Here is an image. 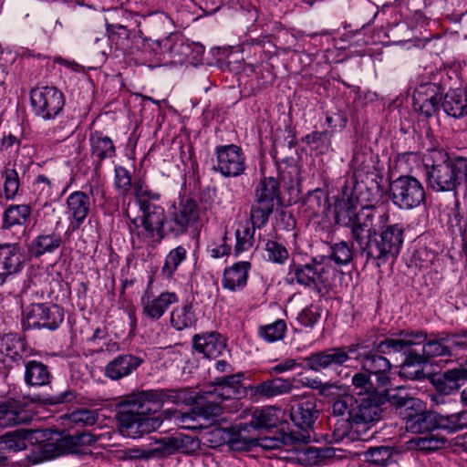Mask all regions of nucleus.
I'll list each match as a JSON object with an SVG mask.
<instances>
[{
    "label": "nucleus",
    "instance_id": "nucleus-1",
    "mask_svg": "<svg viewBox=\"0 0 467 467\" xmlns=\"http://www.w3.org/2000/svg\"><path fill=\"white\" fill-rule=\"evenodd\" d=\"M389 220V213L382 206L366 205L358 210L346 202L336 212L337 223L350 229L353 245L377 267L397 257L403 244V226H386Z\"/></svg>",
    "mask_w": 467,
    "mask_h": 467
},
{
    "label": "nucleus",
    "instance_id": "nucleus-2",
    "mask_svg": "<svg viewBox=\"0 0 467 467\" xmlns=\"http://www.w3.org/2000/svg\"><path fill=\"white\" fill-rule=\"evenodd\" d=\"M451 333H441L429 338L423 330H401L395 337H386L377 347L384 354H402L404 359L400 374L409 379L423 378V365L431 358L452 355Z\"/></svg>",
    "mask_w": 467,
    "mask_h": 467
},
{
    "label": "nucleus",
    "instance_id": "nucleus-3",
    "mask_svg": "<svg viewBox=\"0 0 467 467\" xmlns=\"http://www.w3.org/2000/svg\"><path fill=\"white\" fill-rule=\"evenodd\" d=\"M463 157L451 159L447 152L442 150H433L427 158L426 162L428 181L431 187L437 192H454L457 200L458 192L456 188L460 185V172L458 166L463 164Z\"/></svg>",
    "mask_w": 467,
    "mask_h": 467
},
{
    "label": "nucleus",
    "instance_id": "nucleus-4",
    "mask_svg": "<svg viewBox=\"0 0 467 467\" xmlns=\"http://www.w3.org/2000/svg\"><path fill=\"white\" fill-rule=\"evenodd\" d=\"M200 218V208L198 203L192 199H187L181 202L178 206H173L169 211L168 216L165 215L163 210V220L161 225L153 232L152 236H145V239H140L139 243H161L166 234L173 236H180L187 233V231L194 227Z\"/></svg>",
    "mask_w": 467,
    "mask_h": 467
},
{
    "label": "nucleus",
    "instance_id": "nucleus-5",
    "mask_svg": "<svg viewBox=\"0 0 467 467\" xmlns=\"http://www.w3.org/2000/svg\"><path fill=\"white\" fill-rule=\"evenodd\" d=\"M144 191L141 199L136 200L142 215L131 218L129 213L126 214L130 220L129 230L133 243L136 239L138 241L145 239L149 234L152 236L153 232H157L163 220V207L153 202L160 199V194L151 192L149 188Z\"/></svg>",
    "mask_w": 467,
    "mask_h": 467
},
{
    "label": "nucleus",
    "instance_id": "nucleus-6",
    "mask_svg": "<svg viewBox=\"0 0 467 467\" xmlns=\"http://www.w3.org/2000/svg\"><path fill=\"white\" fill-rule=\"evenodd\" d=\"M97 436L89 431H82L57 439H48L36 448L31 461L33 463H38L66 454H78L80 452L79 447L89 446L97 442Z\"/></svg>",
    "mask_w": 467,
    "mask_h": 467
},
{
    "label": "nucleus",
    "instance_id": "nucleus-7",
    "mask_svg": "<svg viewBox=\"0 0 467 467\" xmlns=\"http://www.w3.org/2000/svg\"><path fill=\"white\" fill-rule=\"evenodd\" d=\"M334 275L335 270L328 264V259L323 258L320 261L313 259L305 265L293 263L289 265L287 275L291 278L290 282L296 280L300 285L321 293L330 287Z\"/></svg>",
    "mask_w": 467,
    "mask_h": 467
},
{
    "label": "nucleus",
    "instance_id": "nucleus-8",
    "mask_svg": "<svg viewBox=\"0 0 467 467\" xmlns=\"http://www.w3.org/2000/svg\"><path fill=\"white\" fill-rule=\"evenodd\" d=\"M279 201V182L274 177L262 179L254 189V202L250 211L251 223L258 229L264 227Z\"/></svg>",
    "mask_w": 467,
    "mask_h": 467
},
{
    "label": "nucleus",
    "instance_id": "nucleus-9",
    "mask_svg": "<svg viewBox=\"0 0 467 467\" xmlns=\"http://www.w3.org/2000/svg\"><path fill=\"white\" fill-rule=\"evenodd\" d=\"M153 389L143 390L127 396L118 405L117 418L125 431H132L143 414L158 410Z\"/></svg>",
    "mask_w": 467,
    "mask_h": 467
},
{
    "label": "nucleus",
    "instance_id": "nucleus-10",
    "mask_svg": "<svg viewBox=\"0 0 467 467\" xmlns=\"http://www.w3.org/2000/svg\"><path fill=\"white\" fill-rule=\"evenodd\" d=\"M389 197L398 209L410 211L425 203L426 193L422 183L410 175H401L389 184Z\"/></svg>",
    "mask_w": 467,
    "mask_h": 467
},
{
    "label": "nucleus",
    "instance_id": "nucleus-11",
    "mask_svg": "<svg viewBox=\"0 0 467 467\" xmlns=\"http://www.w3.org/2000/svg\"><path fill=\"white\" fill-rule=\"evenodd\" d=\"M358 343L362 344L364 348L356 352L354 358L360 363L361 368L365 369L369 375L376 377L377 387L387 388L391 385L390 361L384 357V353L379 352L377 347L380 342H374L372 347L367 344V341L361 337L358 338ZM390 356L391 354H388Z\"/></svg>",
    "mask_w": 467,
    "mask_h": 467
},
{
    "label": "nucleus",
    "instance_id": "nucleus-12",
    "mask_svg": "<svg viewBox=\"0 0 467 467\" xmlns=\"http://www.w3.org/2000/svg\"><path fill=\"white\" fill-rule=\"evenodd\" d=\"M364 348L362 344L358 343V338L354 343L348 346L333 347L314 352L304 358L308 369L315 372L324 370H337L351 359V356H356V352Z\"/></svg>",
    "mask_w": 467,
    "mask_h": 467
},
{
    "label": "nucleus",
    "instance_id": "nucleus-13",
    "mask_svg": "<svg viewBox=\"0 0 467 467\" xmlns=\"http://www.w3.org/2000/svg\"><path fill=\"white\" fill-rule=\"evenodd\" d=\"M30 103L36 117L51 120L63 111L65 96L53 86L36 87L30 91Z\"/></svg>",
    "mask_w": 467,
    "mask_h": 467
},
{
    "label": "nucleus",
    "instance_id": "nucleus-14",
    "mask_svg": "<svg viewBox=\"0 0 467 467\" xmlns=\"http://www.w3.org/2000/svg\"><path fill=\"white\" fill-rule=\"evenodd\" d=\"M63 320V310L57 305L32 304L23 311L25 329L47 328L55 330Z\"/></svg>",
    "mask_w": 467,
    "mask_h": 467
},
{
    "label": "nucleus",
    "instance_id": "nucleus-15",
    "mask_svg": "<svg viewBox=\"0 0 467 467\" xmlns=\"http://www.w3.org/2000/svg\"><path fill=\"white\" fill-rule=\"evenodd\" d=\"M89 195H99L104 198L105 192L103 188L97 183L89 185L88 193L82 191H75L67 198V213L70 219L72 230H78L87 219L91 206Z\"/></svg>",
    "mask_w": 467,
    "mask_h": 467
},
{
    "label": "nucleus",
    "instance_id": "nucleus-16",
    "mask_svg": "<svg viewBox=\"0 0 467 467\" xmlns=\"http://www.w3.org/2000/svg\"><path fill=\"white\" fill-rule=\"evenodd\" d=\"M379 393L354 398V406L349 411V422L358 428L360 425H369L379 421L382 417L384 408L381 405Z\"/></svg>",
    "mask_w": 467,
    "mask_h": 467
},
{
    "label": "nucleus",
    "instance_id": "nucleus-17",
    "mask_svg": "<svg viewBox=\"0 0 467 467\" xmlns=\"http://www.w3.org/2000/svg\"><path fill=\"white\" fill-rule=\"evenodd\" d=\"M222 407L214 399H206L203 402H198L197 406L187 412L166 410L163 411L166 419L173 420L175 424L185 429H194V422L197 418L209 419L219 416L222 413Z\"/></svg>",
    "mask_w": 467,
    "mask_h": 467
},
{
    "label": "nucleus",
    "instance_id": "nucleus-18",
    "mask_svg": "<svg viewBox=\"0 0 467 467\" xmlns=\"http://www.w3.org/2000/svg\"><path fill=\"white\" fill-rule=\"evenodd\" d=\"M216 164L213 170L224 177H237L245 170V157L235 144L220 145L215 148Z\"/></svg>",
    "mask_w": 467,
    "mask_h": 467
},
{
    "label": "nucleus",
    "instance_id": "nucleus-19",
    "mask_svg": "<svg viewBox=\"0 0 467 467\" xmlns=\"http://www.w3.org/2000/svg\"><path fill=\"white\" fill-rule=\"evenodd\" d=\"M24 266L25 257L18 244H0V287L19 275Z\"/></svg>",
    "mask_w": 467,
    "mask_h": 467
},
{
    "label": "nucleus",
    "instance_id": "nucleus-20",
    "mask_svg": "<svg viewBox=\"0 0 467 467\" xmlns=\"http://www.w3.org/2000/svg\"><path fill=\"white\" fill-rule=\"evenodd\" d=\"M443 88L441 85L427 82L421 83L413 92V108L426 117L437 112L441 100Z\"/></svg>",
    "mask_w": 467,
    "mask_h": 467
},
{
    "label": "nucleus",
    "instance_id": "nucleus-21",
    "mask_svg": "<svg viewBox=\"0 0 467 467\" xmlns=\"http://www.w3.org/2000/svg\"><path fill=\"white\" fill-rule=\"evenodd\" d=\"M156 45L160 55L170 63H183L192 51V45L179 34H171L161 40H157Z\"/></svg>",
    "mask_w": 467,
    "mask_h": 467
},
{
    "label": "nucleus",
    "instance_id": "nucleus-22",
    "mask_svg": "<svg viewBox=\"0 0 467 467\" xmlns=\"http://www.w3.org/2000/svg\"><path fill=\"white\" fill-rule=\"evenodd\" d=\"M242 379L240 373L215 378L213 389L204 393L206 399H214L221 405L223 400L240 398L244 393Z\"/></svg>",
    "mask_w": 467,
    "mask_h": 467
},
{
    "label": "nucleus",
    "instance_id": "nucleus-23",
    "mask_svg": "<svg viewBox=\"0 0 467 467\" xmlns=\"http://www.w3.org/2000/svg\"><path fill=\"white\" fill-rule=\"evenodd\" d=\"M385 389L384 391L379 392V398H380L382 407L389 403L402 417L405 413L410 411V410H418L421 407V400L411 397L404 387L394 389H389L387 387Z\"/></svg>",
    "mask_w": 467,
    "mask_h": 467
},
{
    "label": "nucleus",
    "instance_id": "nucleus-24",
    "mask_svg": "<svg viewBox=\"0 0 467 467\" xmlns=\"http://www.w3.org/2000/svg\"><path fill=\"white\" fill-rule=\"evenodd\" d=\"M319 416L317 400L314 397H306L290 407V419L301 430L306 431L313 427Z\"/></svg>",
    "mask_w": 467,
    "mask_h": 467
},
{
    "label": "nucleus",
    "instance_id": "nucleus-25",
    "mask_svg": "<svg viewBox=\"0 0 467 467\" xmlns=\"http://www.w3.org/2000/svg\"><path fill=\"white\" fill-rule=\"evenodd\" d=\"M32 419V411L21 401L12 400L0 404V427L26 424Z\"/></svg>",
    "mask_w": 467,
    "mask_h": 467
},
{
    "label": "nucleus",
    "instance_id": "nucleus-26",
    "mask_svg": "<svg viewBox=\"0 0 467 467\" xmlns=\"http://www.w3.org/2000/svg\"><path fill=\"white\" fill-rule=\"evenodd\" d=\"M153 392L158 410L165 402L192 405L205 401V396L198 397L195 392L190 389H153Z\"/></svg>",
    "mask_w": 467,
    "mask_h": 467
},
{
    "label": "nucleus",
    "instance_id": "nucleus-27",
    "mask_svg": "<svg viewBox=\"0 0 467 467\" xmlns=\"http://www.w3.org/2000/svg\"><path fill=\"white\" fill-rule=\"evenodd\" d=\"M142 362V358L132 354L119 355L105 366L104 375L112 380H119L130 375Z\"/></svg>",
    "mask_w": 467,
    "mask_h": 467
},
{
    "label": "nucleus",
    "instance_id": "nucleus-28",
    "mask_svg": "<svg viewBox=\"0 0 467 467\" xmlns=\"http://www.w3.org/2000/svg\"><path fill=\"white\" fill-rule=\"evenodd\" d=\"M52 379L51 368L47 364L36 359H24V381L27 387H47Z\"/></svg>",
    "mask_w": 467,
    "mask_h": 467
},
{
    "label": "nucleus",
    "instance_id": "nucleus-29",
    "mask_svg": "<svg viewBox=\"0 0 467 467\" xmlns=\"http://www.w3.org/2000/svg\"><path fill=\"white\" fill-rule=\"evenodd\" d=\"M88 142L91 157L96 161L94 170L98 172L101 167L102 161L112 159L116 156V147L109 136L97 130L89 134Z\"/></svg>",
    "mask_w": 467,
    "mask_h": 467
},
{
    "label": "nucleus",
    "instance_id": "nucleus-30",
    "mask_svg": "<svg viewBox=\"0 0 467 467\" xmlns=\"http://www.w3.org/2000/svg\"><path fill=\"white\" fill-rule=\"evenodd\" d=\"M407 420V428L412 432H425L438 429V412L423 410V403L418 410H410L404 414Z\"/></svg>",
    "mask_w": 467,
    "mask_h": 467
},
{
    "label": "nucleus",
    "instance_id": "nucleus-31",
    "mask_svg": "<svg viewBox=\"0 0 467 467\" xmlns=\"http://www.w3.org/2000/svg\"><path fill=\"white\" fill-rule=\"evenodd\" d=\"M179 301L176 293L165 291L154 297L142 299V314L150 320H159L167 309Z\"/></svg>",
    "mask_w": 467,
    "mask_h": 467
},
{
    "label": "nucleus",
    "instance_id": "nucleus-32",
    "mask_svg": "<svg viewBox=\"0 0 467 467\" xmlns=\"http://www.w3.org/2000/svg\"><path fill=\"white\" fill-rule=\"evenodd\" d=\"M63 243L62 236L56 230L42 231L28 244L29 254L38 258L46 254H52L57 250Z\"/></svg>",
    "mask_w": 467,
    "mask_h": 467
},
{
    "label": "nucleus",
    "instance_id": "nucleus-33",
    "mask_svg": "<svg viewBox=\"0 0 467 467\" xmlns=\"http://www.w3.org/2000/svg\"><path fill=\"white\" fill-rule=\"evenodd\" d=\"M194 349L208 358H218L225 349V342L217 332L195 335L192 339Z\"/></svg>",
    "mask_w": 467,
    "mask_h": 467
},
{
    "label": "nucleus",
    "instance_id": "nucleus-34",
    "mask_svg": "<svg viewBox=\"0 0 467 467\" xmlns=\"http://www.w3.org/2000/svg\"><path fill=\"white\" fill-rule=\"evenodd\" d=\"M293 384L290 379L275 378L265 380L251 388V395L255 399H272L290 393Z\"/></svg>",
    "mask_w": 467,
    "mask_h": 467
},
{
    "label": "nucleus",
    "instance_id": "nucleus-35",
    "mask_svg": "<svg viewBox=\"0 0 467 467\" xmlns=\"http://www.w3.org/2000/svg\"><path fill=\"white\" fill-rule=\"evenodd\" d=\"M250 267L249 262L242 261L225 268L222 280L223 287L230 291L243 289L246 285Z\"/></svg>",
    "mask_w": 467,
    "mask_h": 467
},
{
    "label": "nucleus",
    "instance_id": "nucleus-36",
    "mask_svg": "<svg viewBox=\"0 0 467 467\" xmlns=\"http://www.w3.org/2000/svg\"><path fill=\"white\" fill-rule=\"evenodd\" d=\"M309 440L310 436L308 434L296 435L295 433L278 431L274 435L256 438V446H260L265 450H275L282 446L295 445L297 442L306 443Z\"/></svg>",
    "mask_w": 467,
    "mask_h": 467
},
{
    "label": "nucleus",
    "instance_id": "nucleus-37",
    "mask_svg": "<svg viewBox=\"0 0 467 467\" xmlns=\"http://www.w3.org/2000/svg\"><path fill=\"white\" fill-rule=\"evenodd\" d=\"M464 380H467V368L458 366L439 375L434 384L441 393L449 395L457 390Z\"/></svg>",
    "mask_w": 467,
    "mask_h": 467
},
{
    "label": "nucleus",
    "instance_id": "nucleus-38",
    "mask_svg": "<svg viewBox=\"0 0 467 467\" xmlns=\"http://www.w3.org/2000/svg\"><path fill=\"white\" fill-rule=\"evenodd\" d=\"M335 455L336 451L332 447L304 446L297 450L296 461L301 465L314 466L323 464L326 460Z\"/></svg>",
    "mask_w": 467,
    "mask_h": 467
},
{
    "label": "nucleus",
    "instance_id": "nucleus-39",
    "mask_svg": "<svg viewBox=\"0 0 467 467\" xmlns=\"http://www.w3.org/2000/svg\"><path fill=\"white\" fill-rule=\"evenodd\" d=\"M441 107L451 117L459 119L467 116V92L460 88L449 90L444 96Z\"/></svg>",
    "mask_w": 467,
    "mask_h": 467
},
{
    "label": "nucleus",
    "instance_id": "nucleus-40",
    "mask_svg": "<svg viewBox=\"0 0 467 467\" xmlns=\"http://www.w3.org/2000/svg\"><path fill=\"white\" fill-rule=\"evenodd\" d=\"M36 431L19 428L0 435L1 449L9 451H21L26 448V441L31 440Z\"/></svg>",
    "mask_w": 467,
    "mask_h": 467
},
{
    "label": "nucleus",
    "instance_id": "nucleus-41",
    "mask_svg": "<svg viewBox=\"0 0 467 467\" xmlns=\"http://www.w3.org/2000/svg\"><path fill=\"white\" fill-rule=\"evenodd\" d=\"M196 443V441L189 436L182 437H166L155 441V446L149 449L151 458L154 457H166L175 451H182L185 443Z\"/></svg>",
    "mask_w": 467,
    "mask_h": 467
},
{
    "label": "nucleus",
    "instance_id": "nucleus-42",
    "mask_svg": "<svg viewBox=\"0 0 467 467\" xmlns=\"http://www.w3.org/2000/svg\"><path fill=\"white\" fill-rule=\"evenodd\" d=\"M328 205V200L326 192L317 188L308 192L304 198L302 210L309 218L318 217L323 213Z\"/></svg>",
    "mask_w": 467,
    "mask_h": 467
},
{
    "label": "nucleus",
    "instance_id": "nucleus-43",
    "mask_svg": "<svg viewBox=\"0 0 467 467\" xmlns=\"http://www.w3.org/2000/svg\"><path fill=\"white\" fill-rule=\"evenodd\" d=\"M32 209L27 204H12L3 214V228L9 229L15 225H23L30 217Z\"/></svg>",
    "mask_w": 467,
    "mask_h": 467
},
{
    "label": "nucleus",
    "instance_id": "nucleus-44",
    "mask_svg": "<svg viewBox=\"0 0 467 467\" xmlns=\"http://www.w3.org/2000/svg\"><path fill=\"white\" fill-rule=\"evenodd\" d=\"M280 409L270 406L255 410L252 414L251 425L256 429H270L280 421Z\"/></svg>",
    "mask_w": 467,
    "mask_h": 467
},
{
    "label": "nucleus",
    "instance_id": "nucleus-45",
    "mask_svg": "<svg viewBox=\"0 0 467 467\" xmlns=\"http://www.w3.org/2000/svg\"><path fill=\"white\" fill-rule=\"evenodd\" d=\"M1 351L14 362L24 360L26 343L16 335L6 334L1 339Z\"/></svg>",
    "mask_w": 467,
    "mask_h": 467
},
{
    "label": "nucleus",
    "instance_id": "nucleus-46",
    "mask_svg": "<svg viewBox=\"0 0 467 467\" xmlns=\"http://www.w3.org/2000/svg\"><path fill=\"white\" fill-rule=\"evenodd\" d=\"M197 321L192 304L186 303L177 306L171 313V324L177 330L192 327Z\"/></svg>",
    "mask_w": 467,
    "mask_h": 467
},
{
    "label": "nucleus",
    "instance_id": "nucleus-47",
    "mask_svg": "<svg viewBox=\"0 0 467 467\" xmlns=\"http://www.w3.org/2000/svg\"><path fill=\"white\" fill-rule=\"evenodd\" d=\"M3 181V192L6 200H14L19 192L21 182L17 171L5 166L0 172Z\"/></svg>",
    "mask_w": 467,
    "mask_h": 467
},
{
    "label": "nucleus",
    "instance_id": "nucleus-48",
    "mask_svg": "<svg viewBox=\"0 0 467 467\" xmlns=\"http://www.w3.org/2000/svg\"><path fill=\"white\" fill-rule=\"evenodd\" d=\"M186 257L187 251L182 245L171 250L166 255L164 265L161 267V275L166 279H171Z\"/></svg>",
    "mask_w": 467,
    "mask_h": 467
},
{
    "label": "nucleus",
    "instance_id": "nucleus-49",
    "mask_svg": "<svg viewBox=\"0 0 467 467\" xmlns=\"http://www.w3.org/2000/svg\"><path fill=\"white\" fill-rule=\"evenodd\" d=\"M286 329L285 321L277 319L273 323L259 326L257 334L264 341L274 343L284 338Z\"/></svg>",
    "mask_w": 467,
    "mask_h": 467
},
{
    "label": "nucleus",
    "instance_id": "nucleus-50",
    "mask_svg": "<svg viewBox=\"0 0 467 467\" xmlns=\"http://www.w3.org/2000/svg\"><path fill=\"white\" fill-rule=\"evenodd\" d=\"M351 386L353 388V391H355L358 397L370 395L372 393H379L376 390L378 387L375 386L371 380V376L362 368L354 373L351 377Z\"/></svg>",
    "mask_w": 467,
    "mask_h": 467
},
{
    "label": "nucleus",
    "instance_id": "nucleus-51",
    "mask_svg": "<svg viewBox=\"0 0 467 467\" xmlns=\"http://www.w3.org/2000/svg\"><path fill=\"white\" fill-rule=\"evenodd\" d=\"M410 443L416 450L428 453L442 448L446 443V439L430 432L424 436L410 440Z\"/></svg>",
    "mask_w": 467,
    "mask_h": 467
},
{
    "label": "nucleus",
    "instance_id": "nucleus-52",
    "mask_svg": "<svg viewBox=\"0 0 467 467\" xmlns=\"http://www.w3.org/2000/svg\"><path fill=\"white\" fill-rule=\"evenodd\" d=\"M227 445L233 451H248L256 446V438L250 437L246 429L233 430L229 434Z\"/></svg>",
    "mask_w": 467,
    "mask_h": 467
},
{
    "label": "nucleus",
    "instance_id": "nucleus-53",
    "mask_svg": "<svg viewBox=\"0 0 467 467\" xmlns=\"http://www.w3.org/2000/svg\"><path fill=\"white\" fill-rule=\"evenodd\" d=\"M467 427V411H460L449 415L438 413V429L454 432Z\"/></svg>",
    "mask_w": 467,
    "mask_h": 467
},
{
    "label": "nucleus",
    "instance_id": "nucleus-54",
    "mask_svg": "<svg viewBox=\"0 0 467 467\" xmlns=\"http://www.w3.org/2000/svg\"><path fill=\"white\" fill-rule=\"evenodd\" d=\"M66 418L72 427H88L96 424L99 413L95 410L80 409L66 415Z\"/></svg>",
    "mask_w": 467,
    "mask_h": 467
},
{
    "label": "nucleus",
    "instance_id": "nucleus-55",
    "mask_svg": "<svg viewBox=\"0 0 467 467\" xmlns=\"http://www.w3.org/2000/svg\"><path fill=\"white\" fill-rule=\"evenodd\" d=\"M258 228L252 223V226H244L243 229L235 231L236 244L234 247V254L238 256L243 252L251 249L254 243V232Z\"/></svg>",
    "mask_w": 467,
    "mask_h": 467
},
{
    "label": "nucleus",
    "instance_id": "nucleus-56",
    "mask_svg": "<svg viewBox=\"0 0 467 467\" xmlns=\"http://www.w3.org/2000/svg\"><path fill=\"white\" fill-rule=\"evenodd\" d=\"M396 452L395 448L391 446L370 447L365 451L366 460L375 465H387Z\"/></svg>",
    "mask_w": 467,
    "mask_h": 467
},
{
    "label": "nucleus",
    "instance_id": "nucleus-57",
    "mask_svg": "<svg viewBox=\"0 0 467 467\" xmlns=\"http://www.w3.org/2000/svg\"><path fill=\"white\" fill-rule=\"evenodd\" d=\"M303 141L313 150L325 153L331 146V136L327 131H314L305 136Z\"/></svg>",
    "mask_w": 467,
    "mask_h": 467
},
{
    "label": "nucleus",
    "instance_id": "nucleus-58",
    "mask_svg": "<svg viewBox=\"0 0 467 467\" xmlns=\"http://www.w3.org/2000/svg\"><path fill=\"white\" fill-rule=\"evenodd\" d=\"M329 259L333 260L338 265H346L353 259V251L350 245L345 242H339L331 247Z\"/></svg>",
    "mask_w": 467,
    "mask_h": 467
},
{
    "label": "nucleus",
    "instance_id": "nucleus-59",
    "mask_svg": "<svg viewBox=\"0 0 467 467\" xmlns=\"http://www.w3.org/2000/svg\"><path fill=\"white\" fill-rule=\"evenodd\" d=\"M114 185L122 196H127L132 187V179L130 172L122 166L115 167Z\"/></svg>",
    "mask_w": 467,
    "mask_h": 467
},
{
    "label": "nucleus",
    "instance_id": "nucleus-60",
    "mask_svg": "<svg viewBox=\"0 0 467 467\" xmlns=\"http://www.w3.org/2000/svg\"><path fill=\"white\" fill-rule=\"evenodd\" d=\"M265 252L267 260L275 264H284L288 256V251L282 244L268 240L265 244Z\"/></svg>",
    "mask_w": 467,
    "mask_h": 467
},
{
    "label": "nucleus",
    "instance_id": "nucleus-61",
    "mask_svg": "<svg viewBox=\"0 0 467 467\" xmlns=\"http://www.w3.org/2000/svg\"><path fill=\"white\" fill-rule=\"evenodd\" d=\"M321 317V308L317 305L305 307L297 316V321L306 327H313Z\"/></svg>",
    "mask_w": 467,
    "mask_h": 467
},
{
    "label": "nucleus",
    "instance_id": "nucleus-62",
    "mask_svg": "<svg viewBox=\"0 0 467 467\" xmlns=\"http://www.w3.org/2000/svg\"><path fill=\"white\" fill-rule=\"evenodd\" d=\"M148 414H143L140 417L139 422L134 426V430L132 431H128L130 434H137V433H145L150 432L161 426L162 420L160 417H147Z\"/></svg>",
    "mask_w": 467,
    "mask_h": 467
},
{
    "label": "nucleus",
    "instance_id": "nucleus-63",
    "mask_svg": "<svg viewBox=\"0 0 467 467\" xmlns=\"http://www.w3.org/2000/svg\"><path fill=\"white\" fill-rule=\"evenodd\" d=\"M354 406V397L345 396L337 399L332 405V412L335 416L348 415V420L349 421V411Z\"/></svg>",
    "mask_w": 467,
    "mask_h": 467
},
{
    "label": "nucleus",
    "instance_id": "nucleus-64",
    "mask_svg": "<svg viewBox=\"0 0 467 467\" xmlns=\"http://www.w3.org/2000/svg\"><path fill=\"white\" fill-rule=\"evenodd\" d=\"M35 190L39 189V195L48 198L53 193L54 183L44 174H39L34 183Z\"/></svg>",
    "mask_w": 467,
    "mask_h": 467
}]
</instances>
